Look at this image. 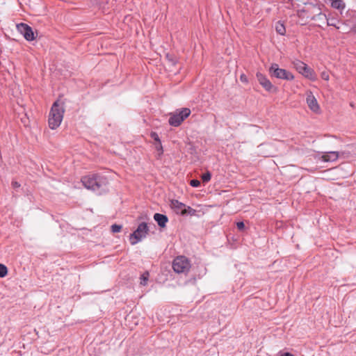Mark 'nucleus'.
<instances>
[{"mask_svg":"<svg viewBox=\"0 0 356 356\" xmlns=\"http://www.w3.org/2000/svg\"><path fill=\"white\" fill-rule=\"evenodd\" d=\"M155 148L159 152L160 154H163V147L161 143H157L155 145Z\"/></svg>","mask_w":356,"mask_h":356,"instance_id":"22","label":"nucleus"},{"mask_svg":"<svg viewBox=\"0 0 356 356\" xmlns=\"http://www.w3.org/2000/svg\"><path fill=\"white\" fill-rule=\"evenodd\" d=\"M190 184L193 187H198L200 185V181L197 179H193L190 181Z\"/></svg>","mask_w":356,"mask_h":356,"instance_id":"21","label":"nucleus"},{"mask_svg":"<svg viewBox=\"0 0 356 356\" xmlns=\"http://www.w3.org/2000/svg\"><path fill=\"white\" fill-rule=\"evenodd\" d=\"M170 206L176 213H180L182 215H184L187 213H192L193 214L195 212V210L191 209L190 207H186L184 204L176 200L171 201Z\"/></svg>","mask_w":356,"mask_h":356,"instance_id":"8","label":"nucleus"},{"mask_svg":"<svg viewBox=\"0 0 356 356\" xmlns=\"http://www.w3.org/2000/svg\"><path fill=\"white\" fill-rule=\"evenodd\" d=\"M149 274L148 272L143 273L140 277V284L141 286H146L148 283Z\"/></svg>","mask_w":356,"mask_h":356,"instance_id":"14","label":"nucleus"},{"mask_svg":"<svg viewBox=\"0 0 356 356\" xmlns=\"http://www.w3.org/2000/svg\"><path fill=\"white\" fill-rule=\"evenodd\" d=\"M191 267L188 259L184 257L179 256L175 259L172 263L173 270L177 273L187 272Z\"/></svg>","mask_w":356,"mask_h":356,"instance_id":"6","label":"nucleus"},{"mask_svg":"<svg viewBox=\"0 0 356 356\" xmlns=\"http://www.w3.org/2000/svg\"><path fill=\"white\" fill-rule=\"evenodd\" d=\"M81 181L84 186L88 189L96 190L100 186L97 176L95 175L83 177Z\"/></svg>","mask_w":356,"mask_h":356,"instance_id":"9","label":"nucleus"},{"mask_svg":"<svg viewBox=\"0 0 356 356\" xmlns=\"http://www.w3.org/2000/svg\"><path fill=\"white\" fill-rule=\"evenodd\" d=\"M191 111L189 108H182L181 111L173 113L170 119L169 124L174 127H178L181 123L189 116Z\"/></svg>","mask_w":356,"mask_h":356,"instance_id":"4","label":"nucleus"},{"mask_svg":"<svg viewBox=\"0 0 356 356\" xmlns=\"http://www.w3.org/2000/svg\"><path fill=\"white\" fill-rule=\"evenodd\" d=\"M269 73L271 76L277 79L291 81L294 79L293 74L282 68H280L277 63H273L269 68Z\"/></svg>","mask_w":356,"mask_h":356,"instance_id":"2","label":"nucleus"},{"mask_svg":"<svg viewBox=\"0 0 356 356\" xmlns=\"http://www.w3.org/2000/svg\"><path fill=\"white\" fill-rule=\"evenodd\" d=\"M17 29L19 31L24 35L26 40L29 41L34 40L35 37L33 31L29 26L25 24H21L17 26Z\"/></svg>","mask_w":356,"mask_h":356,"instance_id":"11","label":"nucleus"},{"mask_svg":"<svg viewBox=\"0 0 356 356\" xmlns=\"http://www.w3.org/2000/svg\"><path fill=\"white\" fill-rule=\"evenodd\" d=\"M121 229H122L121 225L115 224L111 226V231L113 233L120 232L121 231Z\"/></svg>","mask_w":356,"mask_h":356,"instance_id":"19","label":"nucleus"},{"mask_svg":"<svg viewBox=\"0 0 356 356\" xmlns=\"http://www.w3.org/2000/svg\"><path fill=\"white\" fill-rule=\"evenodd\" d=\"M148 232V227L145 222L140 223L136 230L130 235L129 240L131 245H135L144 238Z\"/></svg>","mask_w":356,"mask_h":356,"instance_id":"5","label":"nucleus"},{"mask_svg":"<svg viewBox=\"0 0 356 356\" xmlns=\"http://www.w3.org/2000/svg\"><path fill=\"white\" fill-rule=\"evenodd\" d=\"M154 219L157 222L158 225L161 227H164L168 221V218L165 215L160 214V213H155L154 216Z\"/></svg>","mask_w":356,"mask_h":356,"instance_id":"13","label":"nucleus"},{"mask_svg":"<svg viewBox=\"0 0 356 356\" xmlns=\"http://www.w3.org/2000/svg\"><path fill=\"white\" fill-rule=\"evenodd\" d=\"M236 226L238 229H243L245 227V225L243 222H237Z\"/></svg>","mask_w":356,"mask_h":356,"instance_id":"25","label":"nucleus"},{"mask_svg":"<svg viewBox=\"0 0 356 356\" xmlns=\"http://www.w3.org/2000/svg\"><path fill=\"white\" fill-rule=\"evenodd\" d=\"M257 79L260 85L268 92H275L277 88L274 86L270 80L261 72H257L256 74Z\"/></svg>","mask_w":356,"mask_h":356,"instance_id":"7","label":"nucleus"},{"mask_svg":"<svg viewBox=\"0 0 356 356\" xmlns=\"http://www.w3.org/2000/svg\"><path fill=\"white\" fill-rule=\"evenodd\" d=\"M332 6L334 8L342 9L344 8V3L341 0H332Z\"/></svg>","mask_w":356,"mask_h":356,"instance_id":"16","label":"nucleus"},{"mask_svg":"<svg viewBox=\"0 0 356 356\" xmlns=\"http://www.w3.org/2000/svg\"><path fill=\"white\" fill-rule=\"evenodd\" d=\"M13 185L14 187H19V184L17 182H16V181L13 182Z\"/></svg>","mask_w":356,"mask_h":356,"instance_id":"27","label":"nucleus"},{"mask_svg":"<svg viewBox=\"0 0 356 356\" xmlns=\"http://www.w3.org/2000/svg\"><path fill=\"white\" fill-rule=\"evenodd\" d=\"M211 175L209 172H207L202 175V179L204 182H207L211 179Z\"/></svg>","mask_w":356,"mask_h":356,"instance_id":"18","label":"nucleus"},{"mask_svg":"<svg viewBox=\"0 0 356 356\" xmlns=\"http://www.w3.org/2000/svg\"><path fill=\"white\" fill-rule=\"evenodd\" d=\"M293 65L296 70L305 78L312 81L316 79V76L314 70L309 67L305 63L297 60L293 62Z\"/></svg>","mask_w":356,"mask_h":356,"instance_id":"3","label":"nucleus"},{"mask_svg":"<svg viewBox=\"0 0 356 356\" xmlns=\"http://www.w3.org/2000/svg\"><path fill=\"white\" fill-rule=\"evenodd\" d=\"M7 274H8L7 267L3 264H0V277H4L7 275Z\"/></svg>","mask_w":356,"mask_h":356,"instance_id":"17","label":"nucleus"},{"mask_svg":"<svg viewBox=\"0 0 356 356\" xmlns=\"http://www.w3.org/2000/svg\"><path fill=\"white\" fill-rule=\"evenodd\" d=\"M64 111L63 102L58 100L54 103L49 115V126L51 129H55L60 125Z\"/></svg>","mask_w":356,"mask_h":356,"instance_id":"1","label":"nucleus"},{"mask_svg":"<svg viewBox=\"0 0 356 356\" xmlns=\"http://www.w3.org/2000/svg\"><path fill=\"white\" fill-rule=\"evenodd\" d=\"M151 137L156 142V143H159L161 142L160 140V138L158 136V134L155 132H153L151 134Z\"/></svg>","mask_w":356,"mask_h":356,"instance_id":"23","label":"nucleus"},{"mask_svg":"<svg viewBox=\"0 0 356 356\" xmlns=\"http://www.w3.org/2000/svg\"><path fill=\"white\" fill-rule=\"evenodd\" d=\"M275 30L279 34L282 35H284L286 33L285 26L282 23L280 22L275 24Z\"/></svg>","mask_w":356,"mask_h":356,"instance_id":"15","label":"nucleus"},{"mask_svg":"<svg viewBox=\"0 0 356 356\" xmlns=\"http://www.w3.org/2000/svg\"><path fill=\"white\" fill-rule=\"evenodd\" d=\"M281 356H293V355H292L290 353H284L282 355H281Z\"/></svg>","mask_w":356,"mask_h":356,"instance_id":"26","label":"nucleus"},{"mask_svg":"<svg viewBox=\"0 0 356 356\" xmlns=\"http://www.w3.org/2000/svg\"><path fill=\"white\" fill-rule=\"evenodd\" d=\"M339 153L337 152H329L325 153L321 159L324 162H333L338 159Z\"/></svg>","mask_w":356,"mask_h":356,"instance_id":"12","label":"nucleus"},{"mask_svg":"<svg viewBox=\"0 0 356 356\" xmlns=\"http://www.w3.org/2000/svg\"><path fill=\"white\" fill-rule=\"evenodd\" d=\"M307 104L308 107L314 113H318L320 111V106L316 97L314 96L312 92L308 91L307 92Z\"/></svg>","mask_w":356,"mask_h":356,"instance_id":"10","label":"nucleus"},{"mask_svg":"<svg viewBox=\"0 0 356 356\" xmlns=\"http://www.w3.org/2000/svg\"><path fill=\"white\" fill-rule=\"evenodd\" d=\"M240 80L241 82H243L245 83L248 82V77L244 74H243L240 76Z\"/></svg>","mask_w":356,"mask_h":356,"instance_id":"24","label":"nucleus"},{"mask_svg":"<svg viewBox=\"0 0 356 356\" xmlns=\"http://www.w3.org/2000/svg\"><path fill=\"white\" fill-rule=\"evenodd\" d=\"M321 78L325 81H329L330 79V75L327 72L323 71L321 74Z\"/></svg>","mask_w":356,"mask_h":356,"instance_id":"20","label":"nucleus"}]
</instances>
